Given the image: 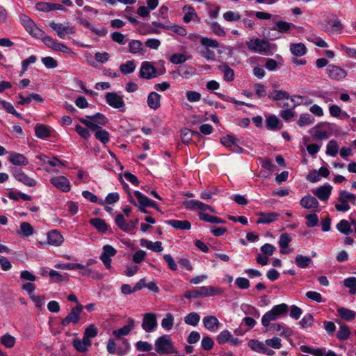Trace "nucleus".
Wrapping results in <instances>:
<instances>
[{
	"instance_id": "e2e57ef3",
	"label": "nucleus",
	"mask_w": 356,
	"mask_h": 356,
	"mask_svg": "<svg viewBox=\"0 0 356 356\" xmlns=\"http://www.w3.org/2000/svg\"><path fill=\"white\" fill-rule=\"evenodd\" d=\"M38 159L40 161H42L43 163H48L51 167H55L58 164L62 165L63 163L59 159L56 157H54L52 160H49L48 157L45 155H40L38 156Z\"/></svg>"
},
{
	"instance_id": "9b49d317",
	"label": "nucleus",
	"mask_w": 356,
	"mask_h": 356,
	"mask_svg": "<svg viewBox=\"0 0 356 356\" xmlns=\"http://www.w3.org/2000/svg\"><path fill=\"white\" fill-rule=\"evenodd\" d=\"M184 206L189 210L196 211V210H201V211H209L211 212H215L214 209L208 205L206 204L199 200H186L183 203Z\"/></svg>"
},
{
	"instance_id": "473e14b6",
	"label": "nucleus",
	"mask_w": 356,
	"mask_h": 356,
	"mask_svg": "<svg viewBox=\"0 0 356 356\" xmlns=\"http://www.w3.org/2000/svg\"><path fill=\"white\" fill-rule=\"evenodd\" d=\"M129 51L131 54H144V50L143 49V43L141 41L138 40H132L129 43Z\"/></svg>"
},
{
	"instance_id": "4d7b16f0",
	"label": "nucleus",
	"mask_w": 356,
	"mask_h": 356,
	"mask_svg": "<svg viewBox=\"0 0 356 356\" xmlns=\"http://www.w3.org/2000/svg\"><path fill=\"white\" fill-rule=\"evenodd\" d=\"M95 131V136L98 140L101 141L104 144L108 143L109 134L107 131L99 129Z\"/></svg>"
},
{
	"instance_id": "f3484780",
	"label": "nucleus",
	"mask_w": 356,
	"mask_h": 356,
	"mask_svg": "<svg viewBox=\"0 0 356 356\" xmlns=\"http://www.w3.org/2000/svg\"><path fill=\"white\" fill-rule=\"evenodd\" d=\"M49 26L56 31L58 36L62 39L65 38L66 34H74L75 33L73 27L65 26L62 24L55 23L54 22H50Z\"/></svg>"
},
{
	"instance_id": "de8ad7c7",
	"label": "nucleus",
	"mask_w": 356,
	"mask_h": 356,
	"mask_svg": "<svg viewBox=\"0 0 356 356\" xmlns=\"http://www.w3.org/2000/svg\"><path fill=\"white\" fill-rule=\"evenodd\" d=\"M314 118L309 113L301 114L298 121V124L300 127L312 124L314 122Z\"/></svg>"
},
{
	"instance_id": "e433bc0d",
	"label": "nucleus",
	"mask_w": 356,
	"mask_h": 356,
	"mask_svg": "<svg viewBox=\"0 0 356 356\" xmlns=\"http://www.w3.org/2000/svg\"><path fill=\"white\" fill-rule=\"evenodd\" d=\"M0 342L6 348H12L15 346L16 339L8 333L0 337Z\"/></svg>"
},
{
	"instance_id": "a211bd4d",
	"label": "nucleus",
	"mask_w": 356,
	"mask_h": 356,
	"mask_svg": "<svg viewBox=\"0 0 356 356\" xmlns=\"http://www.w3.org/2000/svg\"><path fill=\"white\" fill-rule=\"evenodd\" d=\"M332 186L330 184H325L317 188L313 193L321 201H327L330 197Z\"/></svg>"
},
{
	"instance_id": "6e6d98bb",
	"label": "nucleus",
	"mask_w": 356,
	"mask_h": 356,
	"mask_svg": "<svg viewBox=\"0 0 356 356\" xmlns=\"http://www.w3.org/2000/svg\"><path fill=\"white\" fill-rule=\"evenodd\" d=\"M19 234L25 237L30 236L33 234V227L30 223L23 222L20 225V231L19 232Z\"/></svg>"
},
{
	"instance_id": "3c124183",
	"label": "nucleus",
	"mask_w": 356,
	"mask_h": 356,
	"mask_svg": "<svg viewBox=\"0 0 356 356\" xmlns=\"http://www.w3.org/2000/svg\"><path fill=\"white\" fill-rule=\"evenodd\" d=\"M266 327L268 328L267 330L273 332L280 333L281 336L287 335L286 330H288V329L280 323H270V325Z\"/></svg>"
},
{
	"instance_id": "c85d7f7f",
	"label": "nucleus",
	"mask_w": 356,
	"mask_h": 356,
	"mask_svg": "<svg viewBox=\"0 0 356 356\" xmlns=\"http://www.w3.org/2000/svg\"><path fill=\"white\" fill-rule=\"evenodd\" d=\"M292 238L288 233H283L280 236L278 241L280 248V252L283 254H289V252L286 250L289 244L291 242Z\"/></svg>"
},
{
	"instance_id": "0eeeda50",
	"label": "nucleus",
	"mask_w": 356,
	"mask_h": 356,
	"mask_svg": "<svg viewBox=\"0 0 356 356\" xmlns=\"http://www.w3.org/2000/svg\"><path fill=\"white\" fill-rule=\"evenodd\" d=\"M10 169L13 176L18 181L29 187H33L36 185L37 181L34 179L29 177L26 175L22 169L17 168H11Z\"/></svg>"
},
{
	"instance_id": "1a4fd4ad",
	"label": "nucleus",
	"mask_w": 356,
	"mask_h": 356,
	"mask_svg": "<svg viewBox=\"0 0 356 356\" xmlns=\"http://www.w3.org/2000/svg\"><path fill=\"white\" fill-rule=\"evenodd\" d=\"M279 17V15H273V22L270 26V31H277L281 33H288L293 24L282 20H278Z\"/></svg>"
},
{
	"instance_id": "dca6fc26",
	"label": "nucleus",
	"mask_w": 356,
	"mask_h": 356,
	"mask_svg": "<svg viewBox=\"0 0 356 356\" xmlns=\"http://www.w3.org/2000/svg\"><path fill=\"white\" fill-rule=\"evenodd\" d=\"M157 326L156 315L154 313H147L144 315L142 323L143 329L147 332H152Z\"/></svg>"
},
{
	"instance_id": "5fc2aeb1",
	"label": "nucleus",
	"mask_w": 356,
	"mask_h": 356,
	"mask_svg": "<svg viewBox=\"0 0 356 356\" xmlns=\"http://www.w3.org/2000/svg\"><path fill=\"white\" fill-rule=\"evenodd\" d=\"M200 320V315L196 312H191L189 313L184 318V322L190 325L195 326L197 325Z\"/></svg>"
},
{
	"instance_id": "ddd939ff",
	"label": "nucleus",
	"mask_w": 356,
	"mask_h": 356,
	"mask_svg": "<svg viewBox=\"0 0 356 356\" xmlns=\"http://www.w3.org/2000/svg\"><path fill=\"white\" fill-rule=\"evenodd\" d=\"M20 19L22 24L31 35L37 37L39 33H42L41 30L36 26L35 22L28 16L22 15Z\"/></svg>"
},
{
	"instance_id": "2f4dec72",
	"label": "nucleus",
	"mask_w": 356,
	"mask_h": 356,
	"mask_svg": "<svg viewBox=\"0 0 356 356\" xmlns=\"http://www.w3.org/2000/svg\"><path fill=\"white\" fill-rule=\"evenodd\" d=\"M90 224L92 225L99 232L105 233L108 230V225L105 220L102 218H91L89 221Z\"/></svg>"
},
{
	"instance_id": "393cba45",
	"label": "nucleus",
	"mask_w": 356,
	"mask_h": 356,
	"mask_svg": "<svg viewBox=\"0 0 356 356\" xmlns=\"http://www.w3.org/2000/svg\"><path fill=\"white\" fill-rule=\"evenodd\" d=\"M35 134L40 139L49 138L51 136V127L43 124H36Z\"/></svg>"
},
{
	"instance_id": "4468645a",
	"label": "nucleus",
	"mask_w": 356,
	"mask_h": 356,
	"mask_svg": "<svg viewBox=\"0 0 356 356\" xmlns=\"http://www.w3.org/2000/svg\"><path fill=\"white\" fill-rule=\"evenodd\" d=\"M52 185L63 192H68L71 189L70 181L64 176H58L52 177L50 179Z\"/></svg>"
},
{
	"instance_id": "9d476101",
	"label": "nucleus",
	"mask_w": 356,
	"mask_h": 356,
	"mask_svg": "<svg viewBox=\"0 0 356 356\" xmlns=\"http://www.w3.org/2000/svg\"><path fill=\"white\" fill-rule=\"evenodd\" d=\"M238 138L229 134L220 138V143L224 146L229 147L232 152L236 153L242 152L243 150V149L238 145Z\"/></svg>"
},
{
	"instance_id": "bf43d9fd",
	"label": "nucleus",
	"mask_w": 356,
	"mask_h": 356,
	"mask_svg": "<svg viewBox=\"0 0 356 356\" xmlns=\"http://www.w3.org/2000/svg\"><path fill=\"white\" fill-rule=\"evenodd\" d=\"M266 344L256 339H251L248 342V346L253 350L261 353Z\"/></svg>"
},
{
	"instance_id": "338daca9",
	"label": "nucleus",
	"mask_w": 356,
	"mask_h": 356,
	"mask_svg": "<svg viewBox=\"0 0 356 356\" xmlns=\"http://www.w3.org/2000/svg\"><path fill=\"white\" fill-rule=\"evenodd\" d=\"M223 18L227 22H236L241 19V16L238 13L227 11L223 14Z\"/></svg>"
},
{
	"instance_id": "7ed1b4c3",
	"label": "nucleus",
	"mask_w": 356,
	"mask_h": 356,
	"mask_svg": "<svg viewBox=\"0 0 356 356\" xmlns=\"http://www.w3.org/2000/svg\"><path fill=\"white\" fill-rule=\"evenodd\" d=\"M289 311V307L285 303H282L273 307L271 310L266 312L261 318V324L264 327H268L270 321H273L279 318L280 316L285 315Z\"/></svg>"
},
{
	"instance_id": "13d9d810",
	"label": "nucleus",
	"mask_w": 356,
	"mask_h": 356,
	"mask_svg": "<svg viewBox=\"0 0 356 356\" xmlns=\"http://www.w3.org/2000/svg\"><path fill=\"white\" fill-rule=\"evenodd\" d=\"M174 323V317L170 313H168L161 321V326L166 330L172 329Z\"/></svg>"
},
{
	"instance_id": "f257e3e1",
	"label": "nucleus",
	"mask_w": 356,
	"mask_h": 356,
	"mask_svg": "<svg viewBox=\"0 0 356 356\" xmlns=\"http://www.w3.org/2000/svg\"><path fill=\"white\" fill-rule=\"evenodd\" d=\"M248 49L253 52L264 55H272L277 49V45L270 43L267 39L253 38L246 42Z\"/></svg>"
},
{
	"instance_id": "864d4df0",
	"label": "nucleus",
	"mask_w": 356,
	"mask_h": 356,
	"mask_svg": "<svg viewBox=\"0 0 356 356\" xmlns=\"http://www.w3.org/2000/svg\"><path fill=\"white\" fill-rule=\"evenodd\" d=\"M219 68L224 74V79L226 81H232L234 79V70L227 65L220 66Z\"/></svg>"
},
{
	"instance_id": "8fccbe9b",
	"label": "nucleus",
	"mask_w": 356,
	"mask_h": 356,
	"mask_svg": "<svg viewBox=\"0 0 356 356\" xmlns=\"http://www.w3.org/2000/svg\"><path fill=\"white\" fill-rule=\"evenodd\" d=\"M337 229L342 234L348 235L352 232L350 224L346 220H341L337 225Z\"/></svg>"
},
{
	"instance_id": "7c9ffc66",
	"label": "nucleus",
	"mask_w": 356,
	"mask_h": 356,
	"mask_svg": "<svg viewBox=\"0 0 356 356\" xmlns=\"http://www.w3.org/2000/svg\"><path fill=\"white\" fill-rule=\"evenodd\" d=\"M168 224L175 229L181 230H188L191 227V224L188 220H170Z\"/></svg>"
},
{
	"instance_id": "412c9836",
	"label": "nucleus",
	"mask_w": 356,
	"mask_h": 356,
	"mask_svg": "<svg viewBox=\"0 0 356 356\" xmlns=\"http://www.w3.org/2000/svg\"><path fill=\"white\" fill-rule=\"evenodd\" d=\"M134 195L138 200V205H141L142 207H149L154 208L156 210H159L158 205L152 200L149 199L147 196L143 195L140 191H135Z\"/></svg>"
},
{
	"instance_id": "423d86ee",
	"label": "nucleus",
	"mask_w": 356,
	"mask_h": 356,
	"mask_svg": "<svg viewBox=\"0 0 356 356\" xmlns=\"http://www.w3.org/2000/svg\"><path fill=\"white\" fill-rule=\"evenodd\" d=\"M83 309V306L81 304H78L76 306L72 307L70 313L62 320L60 323L61 325L66 327L70 323H78Z\"/></svg>"
},
{
	"instance_id": "72a5a7b5",
	"label": "nucleus",
	"mask_w": 356,
	"mask_h": 356,
	"mask_svg": "<svg viewBox=\"0 0 356 356\" xmlns=\"http://www.w3.org/2000/svg\"><path fill=\"white\" fill-rule=\"evenodd\" d=\"M193 136L199 138L201 136V135L199 132H197L196 131H192L188 129H184L181 130V141L184 143H189L192 140Z\"/></svg>"
},
{
	"instance_id": "6ab92c4d",
	"label": "nucleus",
	"mask_w": 356,
	"mask_h": 356,
	"mask_svg": "<svg viewBox=\"0 0 356 356\" xmlns=\"http://www.w3.org/2000/svg\"><path fill=\"white\" fill-rule=\"evenodd\" d=\"M135 321L129 318L127 321V324L122 327L113 330L112 334L116 338H120L122 336H126L134 328Z\"/></svg>"
},
{
	"instance_id": "69168bd1",
	"label": "nucleus",
	"mask_w": 356,
	"mask_h": 356,
	"mask_svg": "<svg viewBox=\"0 0 356 356\" xmlns=\"http://www.w3.org/2000/svg\"><path fill=\"white\" fill-rule=\"evenodd\" d=\"M187 60L184 54H174L170 58V61L174 64H182Z\"/></svg>"
},
{
	"instance_id": "f704fd0d",
	"label": "nucleus",
	"mask_w": 356,
	"mask_h": 356,
	"mask_svg": "<svg viewBox=\"0 0 356 356\" xmlns=\"http://www.w3.org/2000/svg\"><path fill=\"white\" fill-rule=\"evenodd\" d=\"M337 312L341 318L348 321L353 320L356 316V313L354 311L345 307H339Z\"/></svg>"
},
{
	"instance_id": "603ef678",
	"label": "nucleus",
	"mask_w": 356,
	"mask_h": 356,
	"mask_svg": "<svg viewBox=\"0 0 356 356\" xmlns=\"http://www.w3.org/2000/svg\"><path fill=\"white\" fill-rule=\"evenodd\" d=\"M183 11L185 12L184 17V22L185 23H189L194 17H197V14L192 6H185L183 8Z\"/></svg>"
},
{
	"instance_id": "f8f14e48",
	"label": "nucleus",
	"mask_w": 356,
	"mask_h": 356,
	"mask_svg": "<svg viewBox=\"0 0 356 356\" xmlns=\"http://www.w3.org/2000/svg\"><path fill=\"white\" fill-rule=\"evenodd\" d=\"M157 76L156 67L149 62L145 61L142 63L140 70V77L146 79H150Z\"/></svg>"
},
{
	"instance_id": "c9c22d12",
	"label": "nucleus",
	"mask_w": 356,
	"mask_h": 356,
	"mask_svg": "<svg viewBox=\"0 0 356 356\" xmlns=\"http://www.w3.org/2000/svg\"><path fill=\"white\" fill-rule=\"evenodd\" d=\"M199 218L201 220L214 223V224H225L226 223V221L220 218L211 216L209 214L205 213H199Z\"/></svg>"
},
{
	"instance_id": "39448f33",
	"label": "nucleus",
	"mask_w": 356,
	"mask_h": 356,
	"mask_svg": "<svg viewBox=\"0 0 356 356\" xmlns=\"http://www.w3.org/2000/svg\"><path fill=\"white\" fill-rule=\"evenodd\" d=\"M173 346L170 336L163 335L155 341V350L161 355L172 353Z\"/></svg>"
},
{
	"instance_id": "2eb2a0df",
	"label": "nucleus",
	"mask_w": 356,
	"mask_h": 356,
	"mask_svg": "<svg viewBox=\"0 0 356 356\" xmlns=\"http://www.w3.org/2000/svg\"><path fill=\"white\" fill-rule=\"evenodd\" d=\"M327 76L334 80H341L347 75L346 70L340 67L330 65L326 69Z\"/></svg>"
},
{
	"instance_id": "a878e982",
	"label": "nucleus",
	"mask_w": 356,
	"mask_h": 356,
	"mask_svg": "<svg viewBox=\"0 0 356 356\" xmlns=\"http://www.w3.org/2000/svg\"><path fill=\"white\" fill-rule=\"evenodd\" d=\"M161 95L156 92H151L147 97V103L148 106L154 110L161 106Z\"/></svg>"
},
{
	"instance_id": "49530a36",
	"label": "nucleus",
	"mask_w": 356,
	"mask_h": 356,
	"mask_svg": "<svg viewBox=\"0 0 356 356\" xmlns=\"http://www.w3.org/2000/svg\"><path fill=\"white\" fill-rule=\"evenodd\" d=\"M350 334V330L348 325H343L339 327L337 333V338L341 341L347 340Z\"/></svg>"
},
{
	"instance_id": "c03bdc74",
	"label": "nucleus",
	"mask_w": 356,
	"mask_h": 356,
	"mask_svg": "<svg viewBox=\"0 0 356 356\" xmlns=\"http://www.w3.org/2000/svg\"><path fill=\"white\" fill-rule=\"evenodd\" d=\"M136 69V64L134 60H128L120 65V70L124 74H131Z\"/></svg>"
},
{
	"instance_id": "a19ab883",
	"label": "nucleus",
	"mask_w": 356,
	"mask_h": 356,
	"mask_svg": "<svg viewBox=\"0 0 356 356\" xmlns=\"http://www.w3.org/2000/svg\"><path fill=\"white\" fill-rule=\"evenodd\" d=\"M54 267L57 269L62 270H77L84 268V266L79 263L57 264Z\"/></svg>"
},
{
	"instance_id": "a18cd8bd",
	"label": "nucleus",
	"mask_w": 356,
	"mask_h": 356,
	"mask_svg": "<svg viewBox=\"0 0 356 356\" xmlns=\"http://www.w3.org/2000/svg\"><path fill=\"white\" fill-rule=\"evenodd\" d=\"M312 263L310 257L298 254L296 257V264L301 268H305Z\"/></svg>"
},
{
	"instance_id": "680f3d73",
	"label": "nucleus",
	"mask_w": 356,
	"mask_h": 356,
	"mask_svg": "<svg viewBox=\"0 0 356 356\" xmlns=\"http://www.w3.org/2000/svg\"><path fill=\"white\" fill-rule=\"evenodd\" d=\"M82 195L83 196V197L90 200L91 202L97 203L99 205L104 204L103 200H102V199L99 200L98 197L95 195H94L93 193H92L91 192H90L88 191H83Z\"/></svg>"
},
{
	"instance_id": "20e7f679",
	"label": "nucleus",
	"mask_w": 356,
	"mask_h": 356,
	"mask_svg": "<svg viewBox=\"0 0 356 356\" xmlns=\"http://www.w3.org/2000/svg\"><path fill=\"white\" fill-rule=\"evenodd\" d=\"M86 118H80L79 121L92 131H97L101 129L99 125H105L108 122V119L100 113L92 116L87 115Z\"/></svg>"
},
{
	"instance_id": "0e129e2a",
	"label": "nucleus",
	"mask_w": 356,
	"mask_h": 356,
	"mask_svg": "<svg viewBox=\"0 0 356 356\" xmlns=\"http://www.w3.org/2000/svg\"><path fill=\"white\" fill-rule=\"evenodd\" d=\"M98 334V329L94 324H90L84 331L83 335L86 338H94Z\"/></svg>"
},
{
	"instance_id": "f03ea898",
	"label": "nucleus",
	"mask_w": 356,
	"mask_h": 356,
	"mask_svg": "<svg viewBox=\"0 0 356 356\" xmlns=\"http://www.w3.org/2000/svg\"><path fill=\"white\" fill-rule=\"evenodd\" d=\"M224 292L223 289L216 286H201L194 290L186 291L184 297L187 299L198 298L200 297H209L220 296Z\"/></svg>"
},
{
	"instance_id": "bb28decb",
	"label": "nucleus",
	"mask_w": 356,
	"mask_h": 356,
	"mask_svg": "<svg viewBox=\"0 0 356 356\" xmlns=\"http://www.w3.org/2000/svg\"><path fill=\"white\" fill-rule=\"evenodd\" d=\"M203 324L206 329L215 332L218 330L219 321L214 316H207L203 318Z\"/></svg>"
},
{
	"instance_id": "ea45409f",
	"label": "nucleus",
	"mask_w": 356,
	"mask_h": 356,
	"mask_svg": "<svg viewBox=\"0 0 356 356\" xmlns=\"http://www.w3.org/2000/svg\"><path fill=\"white\" fill-rule=\"evenodd\" d=\"M268 97L273 101H279L282 99H289L290 98L289 94L284 90H273L270 92Z\"/></svg>"
},
{
	"instance_id": "b1692460",
	"label": "nucleus",
	"mask_w": 356,
	"mask_h": 356,
	"mask_svg": "<svg viewBox=\"0 0 356 356\" xmlns=\"http://www.w3.org/2000/svg\"><path fill=\"white\" fill-rule=\"evenodd\" d=\"M216 340L219 344H224L227 342H231L233 344L238 343V339L234 338L230 332L227 330L222 331L218 335Z\"/></svg>"
},
{
	"instance_id": "58836bf2",
	"label": "nucleus",
	"mask_w": 356,
	"mask_h": 356,
	"mask_svg": "<svg viewBox=\"0 0 356 356\" xmlns=\"http://www.w3.org/2000/svg\"><path fill=\"white\" fill-rule=\"evenodd\" d=\"M280 123V120L275 115H270L266 120V128L269 130L280 129L281 127H279Z\"/></svg>"
},
{
	"instance_id": "aec40b11",
	"label": "nucleus",
	"mask_w": 356,
	"mask_h": 356,
	"mask_svg": "<svg viewBox=\"0 0 356 356\" xmlns=\"http://www.w3.org/2000/svg\"><path fill=\"white\" fill-rule=\"evenodd\" d=\"M8 160L15 165L26 166L29 163L28 159L24 155L15 152L10 154Z\"/></svg>"
},
{
	"instance_id": "37998d69",
	"label": "nucleus",
	"mask_w": 356,
	"mask_h": 356,
	"mask_svg": "<svg viewBox=\"0 0 356 356\" xmlns=\"http://www.w3.org/2000/svg\"><path fill=\"white\" fill-rule=\"evenodd\" d=\"M338 198H340L343 202L346 201L348 202H350L353 205L356 204V195L348 191H341Z\"/></svg>"
},
{
	"instance_id": "6e6552de",
	"label": "nucleus",
	"mask_w": 356,
	"mask_h": 356,
	"mask_svg": "<svg viewBox=\"0 0 356 356\" xmlns=\"http://www.w3.org/2000/svg\"><path fill=\"white\" fill-rule=\"evenodd\" d=\"M106 103L114 108L121 109L124 111L125 104L122 96L118 95L116 92H107L105 95Z\"/></svg>"
},
{
	"instance_id": "4be33fe9",
	"label": "nucleus",
	"mask_w": 356,
	"mask_h": 356,
	"mask_svg": "<svg viewBox=\"0 0 356 356\" xmlns=\"http://www.w3.org/2000/svg\"><path fill=\"white\" fill-rule=\"evenodd\" d=\"M257 215L259 217L257 221V224H269L270 222H275L277 219V217L279 216V214L275 212H260Z\"/></svg>"
},
{
	"instance_id": "09e8293b",
	"label": "nucleus",
	"mask_w": 356,
	"mask_h": 356,
	"mask_svg": "<svg viewBox=\"0 0 356 356\" xmlns=\"http://www.w3.org/2000/svg\"><path fill=\"white\" fill-rule=\"evenodd\" d=\"M49 276L54 282H62L68 280V275L67 274L62 275L54 270H51L49 272Z\"/></svg>"
},
{
	"instance_id": "4c0bfd02",
	"label": "nucleus",
	"mask_w": 356,
	"mask_h": 356,
	"mask_svg": "<svg viewBox=\"0 0 356 356\" xmlns=\"http://www.w3.org/2000/svg\"><path fill=\"white\" fill-rule=\"evenodd\" d=\"M291 53L296 56H302L307 52L306 47L302 43L291 44L290 45Z\"/></svg>"
},
{
	"instance_id": "052dcab7",
	"label": "nucleus",
	"mask_w": 356,
	"mask_h": 356,
	"mask_svg": "<svg viewBox=\"0 0 356 356\" xmlns=\"http://www.w3.org/2000/svg\"><path fill=\"white\" fill-rule=\"evenodd\" d=\"M200 42L205 48H218L219 47V43L217 40L207 37L202 38Z\"/></svg>"
},
{
	"instance_id": "774afa93",
	"label": "nucleus",
	"mask_w": 356,
	"mask_h": 356,
	"mask_svg": "<svg viewBox=\"0 0 356 356\" xmlns=\"http://www.w3.org/2000/svg\"><path fill=\"white\" fill-rule=\"evenodd\" d=\"M211 29L212 31L218 36H225L226 35L225 30L216 22H213L211 24Z\"/></svg>"
},
{
	"instance_id": "79ce46f5",
	"label": "nucleus",
	"mask_w": 356,
	"mask_h": 356,
	"mask_svg": "<svg viewBox=\"0 0 356 356\" xmlns=\"http://www.w3.org/2000/svg\"><path fill=\"white\" fill-rule=\"evenodd\" d=\"M339 146L335 140H331L327 144L326 154L331 156H335L339 152Z\"/></svg>"
},
{
	"instance_id": "cd10ccee",
	"label": "nucleus",
	"mask_w": 356,
	"mask_h": 356,
	"mask_svg": "<svg viewBox=\"0 0 356 356\" xmlns=\"http://www.w3.org/2000/svg\"><path fill=\"white\" fill-rule=\"evenodd\" d=\"M48 243L52 245L59 246L63 242V237L57 230H52L47 235Z\"/></svg>"
},
{
	"instance_id": "5701e85b",
	"label": "nucleus",
	"mask_w": 356,
	"mask_h": 356,
	"mask_svg": "<svg viewBox=\"0 0 356 356\" xmlns=\"http://www.w3.org/2000/svg\"><path fill=\"white\" fill-rule=\"evenodd\" d=\"M300 204L305 209H316L319 206V203L316 197L308 195L304 196L300 201Z\"/></svg>"
},
{
	"instance_id": "c756f323",
	"label": "nucleus",
	"mask_w": 356,
	"mask_h": 356,
	"mask_svg": "<svg viewBox=\"0 0 356 356\" xmlns=\"http://www.w3.org/2000/svg\"><path fill=\"white\" fill-rule=\"evenodd\" d=\"M140 244L141 246L146 247L147 249L156 252H161L163 250L162 243L160 241H156L154 243L152 241L143 238L140 240Z\"/></svg>"
}]
</instances>
